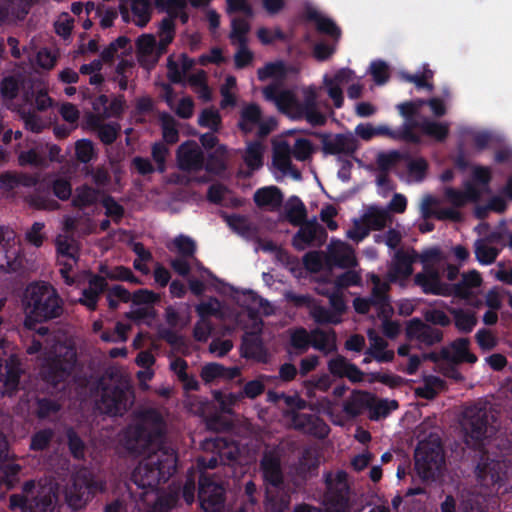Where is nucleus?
Instances as JSON below:
<instances>
[{
    "label": "nucleus",
    "mask_w": 512,
    "mask_h": 512,
    "mask_svg": "<svg viewBox=\"0 0 512 512\" xmlns=\"http://www.w3.org/2000/svg\"><path fill=\"white\" fill-rule=\"evenodd\" d=\"M445 199L453 205L455 208L463 207L469 202H476L481 196V191L472 182H466L464 190H456L451 187H447L444 190Z\"/></svg>",
    "instance_id": "35"
},
{
    "label": "nucleus",
    "mask_w": 512,
    "mask_h": 512,
    "mask_svg": "<svg viewBox=\"0 0 512 512\" xmlns=\"http://www.w3.org/2000/svg\"><path fill=\"white\" fill-rule=\"evenodd\" d=\"M292 146L283 138L272 140V165L284 176L300 179V171L292 163Z\"/></svg>",
    "instance_id": "20"
},
{
    "label": "nucleus",
    "mask_w": 512,
    "mask_h": 512,
    "mask_svg": "<svg viewBox=\"0 0 512 512\" xmlns=\"http://www.w3.org/2000/svg\"><path fill=\"white\" fill-rule=\"evenodd\" d=\"M311 341V346L324 355L337 351V336L335 331L332 329H313Z\"/></svg>",
    "instance_id": "42"
},
{
    "label": "nucleus",
    "mask_w": 512,
    "mask_h": 512,
    "mask_svg": "<svg viewBox=\"0 0 512 512\" xmlns=\"http://www.w3.org/2000/svg\"><path fill=\"white\" fill-rule=\"evenodd\" d=\"M371 281L373 283L371 295L367 298H355L353 301L354 309L360 314H366L373 308L377 316L383 319V333L389 338H395L400 332V326L397 322L389 320L393 313V308L387 295L390 286L374 274L371 275Z\"/></svg>",
    "instance_id": "6"
},
{
    "label": "nucleus",
    "mask_w": 512,
    "mask_h": 512,
    "mask_svg": "<svg viewBox=\"0 0 512 512\" xmlns=\"http://www.w3.org/2000/svg\"><path fill=\"white\" fill-rule=\"evenodd\" d=\"M179 169L185 172H198L204 168L205 156L201 147L195 141L182 143L176 152Z\"/></svg>",
    "instance_id": "21"
},
{
    "label": "nucleus",
    "mask_w": 512,
    "mask_h": 512,
    "mask_svg": "<svg viewBox=\"0 0 512 512\" xmlns=\"http://www.w3.org/2000/svg\"><path fill=\"white\" fill-rule=\"evenodd\" d=\"M265 512H289L291 497L285 486L266 487Z\"/></svg>",
    "instance_id": "32"
},
{
    "label": "nucleus",
    "mask_w": 512,
    "mask_h": 512,
    "mask_svg": "<svg viewBox=\"0 0 512 512\" xmlns=\"http://www.w3.org/2000/svg\"><path fill=\"white\" fill-rule=\"evenodd\" d=\"M163 418L155 409H145L135 417L123 436V445L134 454L144 455L132 472L131 480L137 488L140 500L152 506L158 500L157 486L166 481L176 468L175 451L162 445Z\"/></svg>",
    "instance_id": "1"
},
{
    "label": "nucleus",
    "mask_w": 512,
    "mask_h": 512,
    "mask_svg": "<svg viewBox=\"0 0 512 512\" xmlns=\"http://www.w3.org/2000/svg\"><path fill=\"white\" fill-rule=\"evenodd\" d=\"M144 505L138 493L130 491L108 503L104 507V512H141Z\"/></svg>",
    "instance_id": "40"
},
{
    "label": "nucleus",
    "mask_w": 512,
    "mask_h": 512,
    "mask_svg": "<svg viewBox=\"0 0 512 512\" xmlns=\"http://www.w3.org/2000/svg\"><path fill=\"white\" fill-rule=\"evenodd\" d=\"M318 467L319 460L315 451L311 448H305L297 462L290 467V477L294 485L298 486L312 477Z\"/></svg>",
    "instance_id": "23"
},
{
    "label": "nucleus",
    "mask_w": 512,
    "mask_h": 512,
    "mask_svg": "<svg viewBox=\"0 0 512 512\" xmlns=\"http://www.w3.org/2000/svg\"><path fill=\"white\" fill-rule=\"evenodd\" d=\"M453 316L455 327L462 333H469L477 324L475 312L470 310L452 308L449 310Z\"/></svg>",
    "instance_id": "53"
},
{
    "label": "nucleus",
    "mask_w": 512,
    "mask_h": 512,
    "mask_svg": "<svg viewBox=\"0 0 512 512\" xmlns=\"http://www.w3.org/2000/svg\"><path fill=\"white\" fill-rule=\"evenodd\" d=\"M442 360L452 364H460L463 362L475 363L477 357L469 351V340L467 338H459L450 345L442 347Z\"/></svg>",
    "instance_id": "27"
},
{
    "label": "nucleus",
    "mask_w": 512,
    "mask_h": 512,
    "mask_svg": "<svg viewBox=\"0 0 512 512\" xmlns=\"http://www.w3.org/2000/svg\"><path fill=\"white\" fill-rule=\"evenodd\" d=\"M23 307L26 314L24 326L34 329L36 322L59 318L63 312V300L53 286L35 283L29 285L24 294Z\"/></svg>",
    "instance_id": "3"
},
{
    "label": "nucleus",
    "mask_w": 512,
    "mask_h": 512,
    "mask_svg": "<svg viewBox=\"0 0 512 512\" xmlns=\"http://www.w3.org/2000/svg\"><path fill=\"white\" fill-rule=\"evenodd\" d=\"M445 386L444 381L436 376H427L423 380V385L415 388V394L418 397L432 400L438 392L443 390Z\"/></svg>",
    "instance_id": "54"
},
{
    "label": "nucleus",
    "mask_w": 512,
    "mask_h": 512,
    "mask_svg": "<svg viewBox=\"0 0 512 512\" xmlns=\"http://www.w3.org/2000/svg\"><path fill=\"white\" fill-rule=\"evenodd\" d=\"M325 259L327 264L340 268H353L358 264L353 247L341 240H331Z\"/></svg>",
    "instance_id": "22"
},
{
    "label": "nucleus",
    "mask_w": 512,
    "mask_h": 512,
    "mask_svg": "<svg viewBox=\"0 0 512 512\" xmlns=\"http://www.w3.org/2000/svg\"><path fill=\"white\" fill-rule=\"evenodd\" d=\"M20 367L16 359L11 358L4 367L0 364V394H11L17 389Z\"/></svg>",
    "instance_id": "38"
},
{
    "label": "nucleus",
    "mask_w": 512,
    "mask_h": 512,
    "mask_svg": "<svg viewBox=\"0 0 512 512\" xmlns=\"http://www.w3.org/2000/svg\"><path fill=\"white\" fill-rule=\"evenodd\" d=\"M129 381L118 373H107L100 381L97 409L111 416L122 415L133 404Z\"/></svg>",
    "instance_id": "5"
},
{
    "label": "nucleus",
    "mask_w": 512,
    "mask_h": 512,
    "mask_svg": "<svg viewBox=\"0 0 512 512\" xmlns=\"http://www.w3.org/2000/svg\"><path fill=\"white\" fill-rule=\"evenodd\" d=\"M370 346L366 354L378 362H390L394 358V352L387 350L388 343L380 337L374 330L370 329L367 332Z\"/></svg>",
    "instance_id": "43"
},
{
    "label": "nucleus",
    "mask_w": 512,
    "mask_h": 512,
    "mask_svg": "<svg viewBox=\"0 0 512 512\" xmlns=\"http://www.w3.org/2000/svg\"><path fill=\"white\" fill-rule=\"evenodd\" d=\"M198 498L205 512H220L224 507L225 489L217 474L203 471L199 478Z\"/></svg>",
    "instance_id": "11"
},
{
    "label": "nucleus",
    "mask_w": 512,
    "mask_h": 512,
    "mask_svg": "<svg viewBox=\"0 0 512 512\" xmlns=\"http://www.w3.org/2000/svg\"><path fill=\"white\" fill-rule=\"evenodd\" d=\"M253 200L259 208L273 211L281 206L283 194L279 188L269 186L258 189L254 193Z\"/></svg>",
    "instance_id": "41"
},
{
    "label": "nucleus",
    "mask_w": 512,
    "mask_h": 512,
    "mask_svg": "<svg viewBox=\"0 0 512 512\" xmlns=\"http://www.w3.org/2000/svg\"><path fill=\"white\" fill-rule=\"evenodd\" d=\"M193 64V60L185 54H181L178 61H173L170 57L167 64L169 80L173 83L182 82Z\"/></svg>",
    "instance_id": "49"
},
{
    "label": "nucleus",
    "mask_w": 512,
    "mask_h": 512,
    "mask_svg": "<svg viewBox=\"0 0 512 512\" xmlns=\"http://www.w3.org/2000/svg\"><path fill=\"white\" fill-rule=\"evenodd\" d=\"M328 370L332 375L341 378L346 377L352 382L363 380V372L342 355H337L328 361Z\"/></svg>",
    "instance_id": "36"
},
{
    "label": "nucleus",
    "mask_w": 512,
    "mask_h": 512,
    "mask_svg": "<svg viewBox=\"0 0 512 512\" xmlns=\"http://www.w3.org/2000/svg\"><path fill=\"white\" fill-rule=\"evenodd\" d=\"M261 321L254 320L253 331L243 336L241 354L245 358L254 359L258 362L267 361V353L258 333L261 331Z\"/></svg>",
    "instance_id": "26"
},
{
    "label": "nucleus",
    "mask_w": 512,
    "mask_h": 512,
    "mask_svg": "<svg viewBox=\"0 0 512 512\" xmlns=\"http://www.w3.org/2000/svg\"><path fill=\"white\" fill-rule=\"evenodd\" d=\"M475 256L484 265L495 262L498 256V249L489 244L487 239H478L474 244Z\"/></svg>",
    "instance_id": "59"
},
{
    "label": "nucleus",
    "mask_w": 512,
    "mask_h": 512,
    "mask_svg": "<svg viewBox=\"0 0 512 512\" xmlns=\"http://www.w3.org/2000/svg\"><path fill=\"white\" fill-rule=\"evenodd\" d=\"M10 508H20L22 512H51L53 509V496L50 488L36 485L28 481L23 485L21 494L10 496Z\"/></svg>",
    "instance_id": "9"
},
{
    "label": "nucleus",
    "mask_w": 512,
    "mask_h": 512,
    "mask_svg": "<svg viewBox=\"0 0 512 512\" xmlns=\"http://www.w3.org/2000/svg\"><path fill=\"white\" fill-rule=\"evenodd\" d=\"M238 127L244 134H249L257 128V135L265 137L275 129L276 122L273 119L263 120L259 105L249 103L245 104L240 111Z\"/></svg>",
    "instance_id": "15"
},
{
    "label": "nucleus",
    "mask_w": 512,
    "mask_h": 512,
    "mask_svg": "<svg viewBox=\"0 0 512 512\" xmlns=\"http://www.w3.org/2000/svg\"><path fill=\"white\" fill-rule=\"evenodd\" d=\"M317 92L314 87L302 89V101L296 102L295 119L304 118L312 126H323L326 116L318 109Z\"/></svg>",
    "instance_id": "18"
},
{
    "label": "nucleus",
    "mask_w": 512,
    "mask_h": 512,
    "mask_svg": "<svg viewBox=\"0 0 512 512\" xmlns=\"http://www.w3.org/2000/svg\"><path fill=\"white\" fill-rule=\"evenodd\" d=\"M285 418L290 428L319 439L327 437L330 432L325 421L313 414L291 411L286 413Z\"/></svg>",
    "instance_id": "16"
},
{
    "label": "nucleus",
    "mask_w": 512,
    "mask_h": 512,
    "mask_svg": "<svg viewBox=\"0 0 512 512\" xmlns=\"http://www.w3.org/2000/svg\"><path fill=\"white\" fill-rule=\"evenodd\" d=\"M106 490V482L87 469L79 470L67 484L64 495L67 504L74 510L84 508L97 493Z\"/></svg>",
    "instance_id": "8"
},
{
    "label": "nucleus",
    "mask_w": 512,
    "mask_h": 512,
    "mask_svg": "<svg viewBox=\"0 0 512 512\" xmlns=\"http://www.w3.org/2000/svg\"><path fill=\"white\" fill-rule=\"evenodd\" d=\"M359 142L352 133L323 134L321 150L324 155H333L339 159L352 156L358 149Z\"/></svg>",
    "instance_id": "17"
},
{
    "label": "nucleus",
    "mask_w": 512,
    "mask_h": 512,
    "mask_svg": "<svg viewBox=\"0 0 512 512\" xmlns=\"http://www.w3.org/2000/svg\"><path fill=\"white\" fill-rule=\"evenodd\" d=\"M290 344L297 354H303L311 346L312 330L308 332L305 328L299 327L289 330Z\"/></svg>",
    "instance_id": "55"
},
{
    "label": "nucleus",
    "mask_w": 512,
    "mask_h": 512,
    "mask_svg": "<svg viewBox=\"0 0 512 512\" xmlns=\"http://www.w3.org/2000/svg\"><path fill=\"white\" fill-rule=\"evenodd\" d=\"M286 219L294 226L305 222L307 211L305 205L298 198H291L285 206Z\"/></svg>",
    "instance_id": "57"
},
{
    "label": "nucleus",
    "mask_w": 512,
    "mask_h": 512,
    "mask_svg": "<svg viewBox=\"0 0 512 512\" xmlns=\"http://www.w3.org/2000/svg\"><path fill=\"white\" fill-rule=\"evenodd\" d=\"M23 266L21 246L14 233L0 228V271L15 272Z\"/></svg>",
    "instance_id": "14"
},
{
    "label": "nucleus",
    "mask_w": 512,
    "mask_h": 512,
    "mask_svg": "<svg viewBox=\"0 0 512 512\" xmlns=\"http://www.w3.org/2000/svg\"><path fill=\"white\" fill-rule=\"evenodd\" d=\"M32 339L26 348L29 355L40 353V374L49 384L57 386L66 382L75 372L78 364L76 343L73 338L65 335H55L48 338L44 344Z\"/></svg>",
    "instance_id": "2"
},
{
    "label": "nucleus",
    "mask_w": 512,
    "mask_h": 512,
    "mask_svg": "<svg viewBox=\"0 0 512 512\" xmlns=\"http://www.w3.org/2000/svg\"><path fill=\"white\" fill-rule=\"evenodd\" d=\"M285 449L281 445L266 446L262 452L259 467L266 487H282L284 472L282 459Z\"/></svg>",
    "instance_id": "12"
},
{
    "label": "nucleus",
    "mask_w": 512,
    "mask_h": 512,
    "mask_svg": "<svg viewBox=\"0 0 512 512\" xmlns=\"http://www.w3.org/2000/svg\"><path fill=\"white\" fill-rule=\"evenodd\" d=\"M107 283L104 277L93 275L89 279L88 288L84 289L79 302L90 310H95L100 294L104 291Z\"/></svg>",
    "instance_id": "44"
},
{
    "label": "nucleus",
    "mask_w": 512,
    "mask_h": 512,
    "mask_svg": "<svg viewBox=\"0 0 512 512\" xmlns=\"http://www.w3.org/2000/svg\"><path fill=\"white\" fill-rule=\"evenodd\" d=\"M227 159V147L224 145H219L213 152L208 155V159L204 164V168L209 173L220 174L227 167Z\"/></svg>",
    "instance_id": "50"
},
{
    "label": "nucleus",
    "mask_w": 512,
    "mask_h": 512,
    "mask_svg": "<svg viewBox=\"0 0 512 512\" xmlns=\"http://www.w3.org/2000/svg\"><path fill=\"white\" fill-rule=\"evenodd\" d=\"M406 335L410 340H414L425 346H433L440 343L443 339V332L420 319H412L406 327Z\"/></svg>",
    "instance_id": "24"
},
{
    "label": "nucleus",
    "mask_w": 512,
    "mask_h": 512,
    "mask_svg": "<svg viewBox=\"0 0 512 512\" xmlns=\"http://www.w3.org/2000/svg\"><path fill=\"white\" fill-rule=\"evenodd\" d=\"M265 145L258 140L247 143L243 152V160L251 170H257L263 165Z\"/></svg>",
    "instance_id": "48"
},
{
    "label": "nucleus",
    "mask_w": 512,
    "mask_h": 512,
    "mask_svg": "<svg viewBox=\"0 0 512 512\" xmlns=\"http://www.w3.org/2000/svg\"><path fill=\"white\" fill-rule=\"evenodd\" d=\"M374 397L367 392L354 391L344 401L343 411L349 418L357 417L369 407H372Z\"/></svg>",
    "instance_id": "39"
},
{
    "label": "nucleus",
    "mask_w": 512,
    "mask_h": 512,
    "mask_svg": "<svg viewBox=\"0 0 512 512\" xmlns=\"http://www.w3.org/2000/svg\"><path fill=\"white\" fill-rule=\"evenodd\" d=\"M310 317L320 325L324 324H339L342 318H339L333 313L330 308L318 304H312L309 311Z\"/></svg>",
    "instance_id": "60"
},
{
    "label": "nucleus",
    "mask_w": 512,
    "mask_h": 512,
    "mask_svg": "<svg viewBox=\"0 0 512 512\" xmlns=\"http://www.w3.org/2000/svg\"><path fill=\"white\" fill-rule=\"evenodd\" d=\"M100 198V191L87 184L75 188L72 197V205L78 209H84L95 205Z\"/></svg>",
    "instance_id": "46"
},
{
    "label": "nucleus",
    "mask_w": 512,
    "mask_h": 512,
    "mask_svg": "<svg viewBox=\"0 0 512 512\" xmlns=\"http://www.w3.org/2000/svg\"><path fill=\"white\" fill-rule=\"evenodd\" d=\"M136 46L138 62L146 69L152 68L160 56L166 52V50H161V46L152 34L141 35L136 41Z\"/></svg>",
    "instance_id": "25"
},
{
    "label": "nucleus",
    "mask_w": 512,
    "mask_h": 512,
    "mask_svg": "<svg viewBox=\"0 0 512 512\" xmlns=\"http://www.w3.org/2000/svg\"><path fill=\"white\" fill-rule=\"evenodd\" d=\"M58 259H67L77 262L79 257V247L72 235L60 234L55 239Z\"/></svg>",
    "instance_id": "47"
},
{
    "label": "nucleus",
    "mask_w": 512,
    "mask_h": 512,
    "mask_svg": "<svg viewBox=\"0 0 512 512\" xmlns=\"http://www.w3.org/2000/svg\"><path fill=\"white\" fill-rule=\"evenodd\" d=\"M478 484L485 489L482 493L487 495L498 489L509 478V466L503 461H483L475 469Z\"/></svg>",
    "instance_id": "13"
},
{
    "label": "nucleus",
    "mask_w": 512,
    "mask_h": 512,
    "mask_svg": "<svg viewBox=\"0 0 512 512\" xmlns=\"http://www.w3.org/2000/svg\"><path fill=\"white\" fill-rule=\"evenodd\" d=\"M162 136L166 143L174 144L179 140L178 123L169 114H161L160 116Z\"/></svg>",
    "instance_id": "61"
},
{
    "label": "nucleus",
    "mask_w": 512,
    "mask_h": 512,
    "mask_svg": "<svg viewBox=\"0 0 512 512\" xmlns=\"http://www.w3.org/2000/svg\"><path fill=\"white\" fill-rule=\"evenodd\" d=\"M133 22L139 26L144 27L151 18V7L148 0H133L132 1Z\"/></svg>",
    "instance_id": "62"
},
{
    "label": "nucleus",
    "mask_w": 512,
    "mask_h": 512,
    "mask_svg": "<svg viewBox=\"0 0 512 512\" xmlns=\"http://www.w3.org/2000/svg\"><path fill=\"white\" fill-rule=\"evenodd\" d=\"M417 127L427 136L434 138L435 140L442 142L444 141L450 130L449 123L447 122H436L430 119H423L417 123Z\"/></svg>",
    "instance_id": "51"
},
{
    "label": "nucleus",
    "mask_w": 512,
    "mask_h": 512,
    "mask_svg": "<svg viewBox=\"0 0 512 512\" xmlns=\"http://www.w3.org/2000/svg\"><path fill=\"white\" fill-rule=\"evenodd\" d=\"M201 448L204 452L217 451L222 464H225L226 460H235L237 457L236 447L227 445L226 441L220 437L205 439Z\"/></svg>",
    "instance_id": "45"
},
{
    "label": "nucleus",
    "mask_w": 512,
    "mask_h": 512,
    "mask_svg": "<svg viewBox=\"0 0 512 512\" xmlns=\"http://www.w3.org/2000/svg\"><path fill=\"white\" fill-rule=\"evenodd\" d=\"M369 231H380L390 226L394 216L386 208L371 205L368 206L361 216Z\"/></svg>",
    "instance_id": "33"
},
{
    "label": "nucleus",
    "mask_w": 512,
    "mask_h": 512,
    "mask_svg": "<svg viewBox=\"0 0 512 512\" xmlns=\"http://www.w3.org/2000/svg\"><path fill=\"white\" fill-rule=\"evenodd\" d=\"M214 398L219 404V407L224 413H232L233 407L243 402V397L239 392L222 393L220 391L214 392Z\"/></svg>",
    "instance_id": "63"
},
{
    "label": "nucleus",
    "mask_w": 512,
    "mask_h": 512,
    "mask_svg": "<svg viewBox=\"0 0 512 512\" xmlns=\"http://www.w3.org/2000/svg\"><path fill=\"white\" fill-rule=\"evenodd\" d=\"M75 155L79 162L86 164L97 157V151L91 140L81 139L75 143Z\"/></svg>",
    "instance_id": "64"
},
{
    "label": "nucleus",
    "mask_w": 512,
    "mask_h": 512,
    "mask_svg": "<svg viewBox=\"0 0 512 512\" xmlns=\"http://www.w3.org/2000/svg\"><path fill=\"white\" fill-rule=\"evenodd\" d=\"M415 469L423 480H435L445 467L444 450L438 434L421 440L415 450Z\"/></svg>",
    "instance_id": "7"
},
{
    "label": "nucleus",
    "mask_w": 512,
    "mask_h": 512,
    "mask_svg": "<svg viewBox=\"0 0 512 512\" xmlns=\"http://www.w3.org/2000/svg\"><path fill=\"white\" fill-rule=\"evenodd\" d=\"M309 19L315 22L316 28L320 33L327 34L334 42H337L341 36V30L335 22L317 11L309 12Z\"/></svg>",
    "instance_id": "52"
},
{
    "label": "nucleus",
    "mask_w": 512,
    "mask_h": 512,
    "mask_svg": "<svg viewBox=\"0 0 512 512\" xmlns=\"http://www.w3.org/2000/svg\"><path fill=\"white\" fill-rule=\"evenodd\" d=\"M264 98L274 102L279 110L295 119L297 98L290 90H279L276 85H269L263 89Z\"/></svg>",
    "instance_id": "30"
},
{
    "label": "nucleus",
    "mask_w": 512,
    "mask_h": 512,
    "mask_svg": "<svg viewBox=\"0 0 512 512\" xmlns=\"http://www.w3.org/2000/svg\"><path fill=\"white\" fill-rule=\"evenodd\" d=\"M298 232L292 239L293 246L303 251L309 246H322L326 239L327 233L325 229L318 223L316 218L303 222Z\"/></svg>",
    "instance_id": "19"
},
{
    "label": "nucleus",
    "mask_w": 512,
    "mask_h": 512,
    "mask_svg": "<svg viewBox=\"0 0 512 512\" xmlns=\"http://www.w3.org/2000/svg\"><path fill=\"white\" fill-rule=\"evenodd\" d=\"M417 260L415 251L398 250L391 261L388 276L391 281L407 278L413 273V264Z\"/></svg>",
    "instance_id": "29"
},
{
    "label": "nucleus",
    "mask_w": 512,
    "mask_h": 512,
    "mask_svg": "<svg viewBox=\"0 0 512 512\" xmlns=\"http://www.w3.org/2000/svg\"><path fill=\"white\" fill-rule=\"evenodd\" d=\"M414 282L426 294H443L444 288L440 281L439 272L431 266H425L422 272L417 273Z\"/></svg>",
    "instance_id": "37"
},
{
    "label": "nucleus",
    "mask_w": 512,
    "mask_h": 512,
    "mask_svg": "<svg viewBox=\"0 0 512 512\" xmlns=\"http://www.w3.org/2000/svg\"><path fill=\"white\" fill-rule=\"evenodd\" d=\"M347 478V473L342 470L325 473L324 502L330 512H349L350 488Z\"/></svg>",
    "instance_id": "10"
},
{
    "label": "nucleus",
    "mask_w": 512,
    "mask_h": 512,
    "mask_svg": "<svg viewBox=\"0 0 512 512\" xmlns=\"http://www.w3.org/2000/svg\"><path fill=\"white\" fill-rule=\"evenodd\" d=\"M7 457V442L0 435V487L10 489L19 481L21 466L11 462H3Z\"/></svg>",
    "instance_id": "31"
},
{
    "label": "nucleus",
    "mask_w": 512,
    "mask_h": 512,
    "mask_svg": "<svg viewBox=\"0 0 512 512\" xmlns=\"http://www.w3.org/2000/svg\"><path fill=\"white\" fill-rule=\"evenodd\" d=\"M441 201L431 195H427L421 202V213L424 218L435 217L439 220H451L458 222L461 220V213L455 207L442 208Z\"/></svg>",
    "instance_id": "28"
},
{
    "label": "nucleus",
    "mask_w": 512,
    "mask_h": 512,
    "mask_svg": "<svg viewBox=\"0 0 512 512\" xmlns=\"http://www.w3.org/2000/svg\"><path fill=\"white\" fill-rule=\"evenodd\" d=\"M460 427L464 442L478 448L497 431L495 412L487 405L468 406L462 412Z\"/></svg>",
    "instance_id": "4"
},
{
    "label": "nucleus",
    "mask_w": 512,
    "mask_h": 512,
    "mask_svg": "<svg viewBox=\"0 0 512 512\" xmlns=\"http://www.w3.org/2000/svg\"><path fill=\"white\" fill-rule=\"evenodd\" d=\"M101 116L90 115L87 118L88 127L96 132L98 138L106 145L112 144L118 137L121 126L116 122L105 123Z\"/></svg>",
    "instance_id": "34"
},
{
    "label": "nucleus",
    "mask_w": 512,
    "mask_h": 512,
    "mask_svg": "<svg viewBox=\"0 0 512 512\" xmlns=\"http://www.w3.org/2000/svg\"><path fill=\"white\" fill-rule=\"evenodd\" d=\"M249 31L250 24L247 20L239 17L233 18L229 34L231 44L234 46L247 44Z\"/></svg>",
    "instance_id": "56"
},
{
    "label": "nucleus",
    "mask_w": 512,
    "mask_h": 512,
    "mask_svg": "<svg viewBox=\"0 0 512 512\" xmlns=\"http://www.w3.org/2000/svg\"><path fill=\"white\" fill-rule=\"evenodd\" d=\"M482 282L480 274L473 270L463 274L462 280L455 285V293L461 298H468L471 295V289L479 287Z\"/></svg>",
    "instance_id": "58"
}]
</instances>
